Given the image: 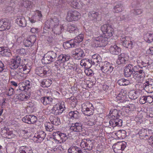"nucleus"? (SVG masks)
<instances>
[{
  "label": "nucleus",
  "instance_id": "f257e3e1",
  "mask_svg": "<svg viewBox=\"0 0 153 153\" xmlns=\"http://www.w3.org/2000/svg\"><path fill=\"white\" fill-rule=\"evenodd\" d=\"M27 62L25 60H22V62L20 60V72L22 74H20V81L21 85H20V90L23 91L27 90L30 87V82L27 80L24 79L26 77V74H27L29 71V69L27 68L26 65Z\"/></svg>",
  "mask_w": 153,
  "mask_h": 153
},
{
  "label": "nucleus",
  "instance_id": "f03ea898",
  "mask_svg": "<svg viewBox=\"0 0 153 153\" xmlns=\"http://www.w3.org/2000/svg\"><path fill=\"white\" fill-rule=\"evenodd\" d=\"M109 117L111 118L109 124L111 126L115 127L117 126H122V120L119 119L118 112L115 109H111L109 112Z\"/></svg>",
  "mask_w": 153,
  "mask_h": 153
},
{
  "label": "nucleus",
  "instance_id": "7ed1b4c3",
  "mask_svg": "<svg viewBox=\"0 0 153 153\" xmlns=\"http://www.w3.org/2000/svg\"><path fill=\"white\" fill-rule=\"evenodd\" d=\"M108 38L102 36L93 39L92 45L94 47H100L105 46L108 44Z\"/></svg>",
  "mask_w": 153,
  "mask_h": 153
},
{
  "label": "nucleus",
  "instance_id": "20e7f679",
  "mask_svg": "<svg viewBox=\"0 0 153 153\" xmlns=\"http://www.w3.org/2000/svg\"><path fill=\"white\" fill-rule=\"evenodd\" d=\"M140 138L141 139H147L150 137L148 140V142L150 144L152 145V150L153 151V136L150 137L149 130L145 129H142L138 133Z\"/></svg>",
  "mask_w": 153,
  "mask_h": 153
},
{
  "label": "nucleus",
  "instance_id": "39448f33",
  "mask_svg": "<svg viewBox=\"0 0 153 153\" xmlns=\"http://www.w3.org/2000/svg\"><path fill=\"white\" fill-rule=\"evenodd\" d=\"M82 111L83 114L87 116H90L94 113V107L91 103L86 102L82 105Z\"/></svg>",
  "mask_w": 153,
  "mask_h": 153
},
{
  "label": "nucleus",
  "instance_id": "423d86ee",
  "mask_svg": "<svg viewBox=\"0 0 153 153\" xmlns=\"http://www.w3.org/2000/svg\"><path fill=\"white\" fill-rule=\"evenodd\" d=\"M65 108L64 102H59L53 106L51 109V112L54 115H59L65 110Z\"/></svg>",
  "mask_w": 153,
  "mask_h": 153
},
{
  "label": "nucleus",
  "instance_id": "0eeeda50",
  "mask_svg": "<svg viewBox=\"0 0 153 153\" xmlns=\"http://www.w3.org/2000/svg\"><path fill=\"white\" fill-rule=\"evenodd\" d=\"M52 135L53 139L60 143L65 142L68 139V137L65 134L59 131L54 132Z\"/></svg>",
  "mask_w": 153,
  "mask_h": 153
},
{
  "label": "nucleus",
  "instance_id": "6e6552de",
  "mask_svg": "<svg viewBox=\"0 0 153 153\" xmlns=\"http://www.w3.org/2000/svg\"><path fill=\"white\" fill-rule=\"evenodd\" d=\"M88 15L89 18L94 23L98 24L102 20L101 15L97 12L91 11L88 13Z\"/></svg>",
  "mask_w": 153,
  "mask_h": 153
},
{
  "label": "nucleus",
  "instance_id": "1a4fd4ad",
  "mask_svg": "<svg viewBox=\"0 0 153 153\" xmlns=\"http://www.w3.org/2000/svg\"><path fill=\"white\" fill-rule=\"evenodd\" d=\"M80 14L76 11L69 10L67 13L66 20L68 22L77 20L80 17Z\"/></svg>",
  "mask_w": 153,
  "mask_h": 153
},
{
  "label": "nucleus",
  "instance_id": "9d476101",
  "mask_svg": "<svg viewBox=\"0 0 153 153\" xmlns=\"http://www.w3.org/2000/svg\"><path fill=\"white\" fill-rule=\"evenodd\" d=\"M80 146L81 148L85 150L91 151L93 146V142L89 138L84 139L82 140L81 142Z\"/></svg>",
  "mask_w": 153,
  "mask_h": 153
},
{
  "label": "nucleus",
  "instance_id": "9b49d317",
  "mask_svg": "<svg viewBox=\"0 0 153 153\" xmlns=\"http://www.w3.org/2000/svg\"><path fill=\"white\" fill-rule=\"evenodd\" d=\"M71 56L68 54H61L58 57V59L55 62V65L56 66H62L61 65H64V63L68 61L70 59Z\"/></svg>",
  "mask_w": 153,
  "mask_h": 153
},
{
  "label": "nucleus",
  "instance_id": "f8f14e48",
  "mask_svg": "<svg viewBox=\"0 0 153 153\" xmlns=\"http://www.w3.org/2000/svg\"><path fill=\"white\" fill-rule=\"evenodd\" d=\"M143 86L144 89L147 92L152 93L153 92V79H149L146 80Z\"/></svg>",
  "mask_w": 153,
  "mask_h": 153
},
{
  "label": "nucleus",
  "instance_id": "ddd939ff",
  "mask_svg": "<svg viewBox=\"0 0 153 153\" xmlns=\"http://www.w3.org/2000/svg\"><path fill=\"white\" fill-rule=\"evenodd\" d=\"M126 143L123 142H118L113 146L114 152L115 153H121L126 147Z\"/></svg>",
  "mask_w": 153,
  "mask_h": 153
},
{
  "label": "nucleus",
  "instance_id": "4468645a",
  "mask_svg": "<svg viewBox=\"0 0 153 153\" xmlns=\"http://www.w3.org/2000/svg\"><path fill=\"white\" fill-rule=\"evenodd\" d=\"M71 54L73 57L78 60L81 59L85 56L83 50L80 48H76L72 51Z\"/></svg>",
  "mask_w": 153,
  "mask_h": 153
},
{
  "label": "nucleus",
  "instance_id": "2eb2a0df",
  "mask_svg": "<svg viewBox=\"0 0 153 153\" xmlns=\"http://www.w3.org/2000/svg\"><path fill=\"white\" fill-rule=\"evenodd\" d=\"M49 71V68L47 66L43 67H38L35 70V73L41 77L45 76Z\"/></svg>",
  "mask_w": 153,
  "mask_h": 153
},
{
  "label": "nucleus",
  "instance_id": "dca6fc26",
  "mask_svg": "<svg viewBox=\"0 0 153 153\" xmlns=\"http://www.w3.org/2000/svg\"><path fill=\"white\" fill-rule=\"evenodd\" d=\"M128 57L125 53H121L118 56L117 63L119 65L125 64L128 60Z\"/></svg>",
  "mask_w": 153,
  "mask_h": 153
},
{
  "label": "nucleus",
  "instance_id": "f3484780",
  "mask_svg": "<svg viewBox=\"0 0 153 153\" xmlns=\"http://www.w3.org/2000/svg\"><path fill=\"white\" fill-rule=\"evenodd\" d=\"M114 67L109 63H107L103 66L101 67L102 72L107 74H110L112 71Z\"/></svg>",
  "mask_w": 153,
  "mask_h": 153
},
{
  "label": "nucleus",
  "instance_id": "a211bd4d",
  "mask_svg": "<svg viewBox=\"0 0 153 153\" xmlns=\"http://www.w3.org/2000/svg\"><path fill=\"white\" fill-rule=\"evenodd\" d=\"M36 39V37L34 35H32L27 39H24L23 43L25 47H29L32 45Z\"/></svg>",
  "mask_w": 153,
  "mask_h": 153
},
{
  "label": "nucleus",
  "instance_id": "6ab92c4d",
  "mask_svg": "<svg viewBox=\"0 0 153 153\" xmlns=\"http://www.w3.org/2000/svg\"><path fill=\"white\" fill-rule=\"evenodd\" d=\"M82 125L80 122H76L71 124L70 129L75 132H80L82 131Z\"/></svg>",
  "mask_w": 153,
  "mask_h": 153
},
{
  "label": "nucleus",
  "instance_id": "aec40b11",
  "mask_svg": "<svg viewBox=\"0 0 153 153\" xmlns=\"http://www.w3.org/2000/svg\"><path fill=\"white\" fill-rule=\"evenodd\" d=\"M132 76L133 78L137 80H139L140 79L145 77L144 72L143 69H140L138 72H134Z\"/></svg>",
  "mask_w": 153,
  "mask_h": 153
},
{
  "label": "nucleus",
  "instance_id": "412c9836",
  "mask_svg": "<svg viewBox=\"0 0 153 153\" xmlns=\"http://www.w3.org/2000/svg\"><path fill=\"white\" fill-rule=\"evenodd\" d=\"M128 38V37H123L121 39L122 45L124 47L127 48H132L134 42L132 41H127Z\"/></svg>",
  "mask_w": 153,
  "mask_h": 153
},
{
  "label": "nucleus",
  "instance_id": "4be33fe9",
  "mask_svg": "<svg viewBox=\"0 0 153 153\" xmlns=\"http://www.w3.org/2000/svg\"><path fill=\"white\" fill-rule=\"evenodd\" d=\"M59 20L56 17H54L53 19H51L49 21H47L46 22V25L47 24L49 25L48 28H50L52 27L53 26H56L58 25L59 23Z\"/></svg>",
  "mask_w": 153,
  "mask_h": 153
},
{
  "label": "nucleus",
  "instance_id": "5701e85b",
  "mask_svg": "<svg viewBox=\"0 0 153 153\" xmlns=\"http://www.w3.org/2000/svg\"><path fill=\"white\" fill-rule=\"evenodd\" d=\"M132 65L129 64L126 66L124 70V75L125 77H128L133 74Z\"/></svg>",
  "mask_w": 153,
  "mask_h": 153
},
{
  "label": "nucleus",
  "instance_id": "b1692460",
  "mask_svg": "<svg viewBox=\"0 0 153 153\" xmlns=\"http://www.w3.org/2000/svg\"><path fill=\"white\" fill-rule=\"evenodd\" d=\"M10 68L13 69L17 68L19 66V59L18 56H16V59H12L9 62Z\"/></svg>",
  "mask_w": 153,
  "mask_h": 153
},
{
  "label": "nucleus",
  "instance_id": "393cba45",
  "mask_svg": "<svg viewBox=\"0 0 153 153\" xmlns=\"http://www.w3.org/2000/svg\"><path fill=\"white\" fill-rule=\"evenodd\" d=\"M125 98V96L123 95L122 92H121L116 97H114L113 99L115 101H116L119 103L120 102H125L126 103H128L129 101L125 100H124Z\"/></svg>",
  "mask_w": 153,
  "mask_h": 153
},
{
  "label": "nucleus",
  "instance_id": "a878e982",
  "mask_svg": "<svg viewBox=\"0 0 153 153\" xmlns=\"http://www.w3.org/2000/svg\"><path fill=\"white\" fill-rule=\"evenodd\" d=\"M109 50L111 54L114 55L118 54L121 51L120 48L116 45H111Z\"/></svg>",
  "mask_w": 153,
  "mask_h": 153
},
{
  "label": "nucleus",
  "instance_id": "bb28decb",
  "mask_svg": "<svg viewBox=\"0 0 153 153\" xmlns=\"http://www.w3.org/2000/svg\"><path fill=\"white\" fill-rule=\"evenodd\" d=\"M20 91V100L25 101L30 97L29 94L27 93L26 90Z\"/></svg>",
  "mask_w": 153,
  "mask_h": 153
},
{
  "label": "nucleus",
  "instance_id": "cd10ccee",
  "mask_svg": "<svg viewBox=\"0 0 153 153\" xmlns=\"http://www.w3.org/2000/svg\"><path fill=\"white\" fill-rule=\"evenodd\" d=\"M100 59V57L98 54H94L92 56V59L90 61L92 65H97L99 64L100 61L99 60Z\"/></svg>",
  "mask_w": 153,
  "mask_h": 153
},
{
  "label": "nucleus",
  "instance_id": "c85d7f7f",
  "mask_svg": "<svg viewBox=\"0 0 153 153\" xmlns=\"http://www.w3.org/2000/svg\"><path fill=\"white\" fill-rule=\"evenodd\" d=\"M68 153H83L81 148L76 146H71L68 150Z\"/></svg>",
  "mask_w": 153,
  "mask_h": 153
},
{
  "label": "nucleus",
  "instance_id": "c756f323",
  "mask_svg": "<svg viewBox=\"0 0 153 153\" xmlns=\"http://www.w3.org/2000/svg\"><path fill=\"white\" fill-rule=\"evenodd\" d=\"M53 100V99L50 97H43L40 99L41 102L45 105L50 104Z\"/></svg>",
  "mask_w": 153,
  "mask_h": 153
},
{
  "label": "nucleus",
  "instance_id": "7c9ffc66",
  "mask_svg": "<svg viewBox=\"0 0 153 153\" xmlns=\"http://www.w3.org/2000/svg\"><path fill=\"white\" fill-rule=\"evenodd\" d=\"M49 120L53 125L58 126L61 124L60 118L58 117H55L53 116H51L49 117Z\"/></svg>",
  "mask_w": 153,
  "mask_h": 153
},
{
  "label": "nucleus",
  "instance_id": "2f4dec72",
  "mask_svg": "<svg viewBox=\"0 0 153 153\" xmlns=\"http://www.w3.org/2000/svg\"><path fill=\"white\" fill-rule=\"evenodd\" d=\"M67 30L69 32L74 33L75 34H79V30L76 25H70L68 26Z\"/></svg>",
  "mask_w": 153,
  "mask_h": 153
},
{
  "label": "nucleus",
  "instance_id": "473e14b6",
  "mask_svg": "<svg viewBox=\"0 0 153 153\" xmlns=\"http://www.w3.org/2000/svg\"><path fill=\"white\" fill-rule=\"evenodd\" d=\"M46 133L43 131H40L35 134L34 137H36L40 141L43 140L45 138Z\"/></svg>",
  "mask_w": 153,
  "mask_h": 153
},
{
  "label": "nucleus",
  "instance_id": "72a5a7b5",
  "mask_svg": "<svg viewBox=\"0 0 153 153\" xmlns=\"http://www.w3.org/2000/svg\"><path fill=\"white\" fill-rule=\"evenodd\" d=\"M145 40L147 42L150 43L153 41V32H148L144 36Z\"/></svg>",
  "mask_w": 153,
  "mask_h": 153
},
{
  "label": "nucleus",
  "instance_id": "f704fd0d",
  "mask_svg": "<svg viewBox=\"0 0 153 153\" xmlns=\"http://www.w3.org/2000/svg\"><path fill=\"white\" fill-rule=\"evenodd\" d=\"M51 59L48 53H47L45 54L42 61L43 63H44L45 64H48L53 62Z\"/></svg>",
  "mask_w": 153,
  "mask_h": 153
},
{
  "label": "nucleus",
  "instance_id": "c9c22d12",
  "mask_svg": "<svg viewBox=\"0 0 153 153\" xmlns=\"http://www.w3.org/2000/svg\"><path fill=\"white\" fill-rule=\"evenodd\" d=\"M63 47L65 49H67L76 46V44L74 43L72 40L66 41L63 44Z\"/></svg>",
  "mask_w": 153,
  "mask_h": 153
},
{
  "label": "nucleus",
  "instance_id": "e433bc0d",
  "mask_svg": "<svg viewBox=\"0 0 153 153\" xmlns=\"http://www.w3.org/2000/svg\"><path fill=\"white\" fill-rule=\"evenodd\" d=\"M33 3L31 1L27 0H23L21 2V4L22 7L25 8H30L32 7Z\"/></svg>",
  "mask_w": 153,
  "mask_h": 153
},
{
  "label": "nucleus",
  "instance_id": "4c0bfd02",
  "mask_svg": "<svg viewBox=\"0 0 153 153\" xmlns=\"http://www.w3.org/2000/svg\"><path fill=\"white\" fill-rule=\"evenodd\" d=\"M140 94L139 92L137 91H131L129 93V97L132 100L137 99L139 97Z\"/></svg>",
  "mask_w": 153,
  "mask_h": 153
},
{
  "label": "nucleus",
  "instance_id": "58836bf2",
  "mask_svg": "<svg viewBox=\"0 0 153 153\" xmlns=\"http://www.w3.org/2000/svg\"><path fill=\"white\" fill-rule=\"evenodd\" d=\"M51 28H52V31L54 33L58 35L61 33V30L63 29L62 26L61 25L56 26H53Z\"/></svg>",
  "mask_w": 153,
  "mask_h": 153
},
{
  "label": "nucleus",
  "instance_id": "ea45409f",
  "mask_svg": "<svg viewBox=\"0 0 153 153\" xmlns=\"http://www.w3.org/2000/svg\"><path fill=\"white\" fill-rule=\"evenodd\" d=\"M84 35L82 34H80L74 39L72 40L74 42V43L76 44V46H77L79 43L82 41Z\"/></svg>",
  "mask_w": 153,
  "mask_h": 153
},
{
  "label": "nucleus",
  "instance_id": "a19ab883",
  "mask_svg": "<svg viewBox=\"0 0 153 153\" xmlns=\"http://www.w3.org/2000/svg\"><path fill=\"white\" fill-rule=\"evenodd\" d=\"M52 83V80L50 79H44L41 82V86L43 87H48L51 85Z\"/></svg>",
  "mask_w": 153,
  "mask_h": 153
},
{
  "label": "nucleus",
  "instance_id": "79ce46f5",
  "mask_svg": "<svg viewBox=\"0 0 153 153\" xmlns=\"http://www.w3.org/2000/svg\"><path fill=\"white\" fill-rule=\"evenodd\" d=\"M69 115L71 118L78 119L79 117V113L77 111L69 112Z\"/></svg>",
  "mask_w": 153,
  "mask_h": 153
},
{
  "label": "nucleus",
  "instance_id": "37998d69",
  "mask_svg": "<svg viewBox=\"0 0 153 153\" xmlns=\"http://www.w3.org/2000/svg\"><path fill=\"white\" fill-rule=\"evenodd\" d=\"M117 83L120 85H128L130 83L128 80L122 78L118 80Z\"/></svg>",
  "mask_w": 153,
  "mask_h": 153
},
{
  "label": "nucleus",
  "instance_id": "c03bdc74",
  "mask_svg": "<svg viewBox=\"0 0 153 153\" xmlns=\"http://www.w3.org/2000/svg\"><path fill=\"white\" fill-rule=\"evenodd\" d=\"M68 68L71 70H72L73 71L78 72V71H77V70H80L79 68L76 67V65L74 62L72 63H69L68 64Z\"/></svg>",
  "mask_w": 153,
  "mask_h": 153
},
{
  "label": "nucleus",
  "instance_id": "a18cd8bd",
  "mask_svg": "<svg viewBox=\"0 0 153 153\" xmlns=\"http://www.w3.org/2000/svg\"><path fill=\"white\" fill-rule=\"evenodd\" d=\"M80 65L82 66L86 67V65L90 64L91 65L90 60L88 59H82L80 62Z\"/></svg>",
  "mask_w": 153,
  "mask_h": 153
},
{
  "label": "nucleus",
  "instance_id": "49530a36",
  "mask_svg": "<svg viewBox=\"0 0 153 153\" xmlns=\"http://www.w3.org/2000/svg\"><path fill=\"white\" fill-rule=\"evenodd\" d=\"M45 126L47 131H51L53 129V125L51 123H46L45 124Z\"/></svg>",
  "mask_w": 153,
  "mask_h": 153
},
{
  "label": "nucleus",
  "instance_id": "de8ad7c7",
  "mask_svg": "<svg viewBox=\"0 0 153 153\" xmlns=\"http://www.w3.org/2000/svg\"><path fill=\"white\" fill-rule=\"evenodd\" d=\"M69 103L72 105V107H75L76 104L77 100L74 97H71L68 99Z\"/></svg>",
  "mask_w": 153,
  "mask_h": 153
},
{
  "label": "nucleus",
  "instance_id": "09e8293b",
  "mask_svg": "<svg viewBox=\"0 0 153 153\" xmlns=\"http://www.w3.org/2000/svg\"><path fill=\"white\" fill-rule=\"evenodd\" d=\"M108 30L106 34H105V36L108 38L112 36L114 33V29L110 25V27H108Z\"/></svg>",
  "mask_w": 153,
  "mask_h": 153
},
{
  "label": "nucleus",
  "instance_id": "8fccbe9b",
  "mask_svg": "<svg viewBox=\"0 0 153 153\" xmlns=\"http://www.w3.org/2000/svg\"><path fill=\"white\" fill-rule=\"evenodd\" d=\"M114 12L118 13L121 12L123 10V9L121 4H117L114 7Z\"/></svg>",
  "mask_w": 153,
  "mask_h": 153
},
{
  "label": "nucleus",
  "instance_id": "3c124183",
  "mask_svg": "<svg viewBox=\"0 0 153 153\" xmlns=\"http://www.w3.org/2000/svg\"><path fill=\"white\" fill-rule=\"evenodd\" d=\"M110 26L108 24H105L101 26V30L103 34H105H105H106L108 30V27Z\"/></svg>",
  "mask_w": 153,
  "mask_h": 153
},
{
  "label": "nucleus",
  "instance_id": "603ef678",
  "mask_svg": "<svg viewBox=\"0 0 153 153\" xmlns=\"http://www.w3.org/2000/svg\"><path fill=\"white\" fill-rule=\"evenodd\" d=\"M95 123V121L92 119H90L89 120H87L84 123L85 125L89 126H93L94 125Z\"/></svg>",
  "mask_w": 153,
  "mask_h": 153
},
{
  "label": "nucleus",
  "instance_id": "864d4df0",
  "mask_svg": "<svg viewBox=\"0 0 153 153\" xmlns=\"http://www.w3.org/2000/svg\"><path fill=\"white\" fill-rule=\"evenodd\" d=\"M10 23L3 21V24L2 27V30H8L10 28Z\"/></svg>",
  "mask_w": 153,
  "mask_h": 153
},
{
  "label": "nucleus",
  "instance_id": "5fc2aeb1",
  "mask_svg": "<svg viewBox=\"0 0 153 153\" xmlns=\"http://www.w3.org/2000/svg\"><path fill=\"white\" fill-rule=\"evenodd\" d=\"M10 50H7V48L4 50V51H0V54L3 56H9L11 55Z\"/></svg>",
  "mask_w": 153,
  "mask_h": 153
},
{
  "label": "nucleus",
  "instance_id": "6e6d98bb",
  "mask_svg": "<svg viewBox=\"0 0 153 153\" xmlns=\"http://www.w3.org/2000/svg\"><path fill=\"white\" fill-rule=\"evenodd\" d=\"M7 130H9V129L7 128L6 127H4L2 129L1 132V134L3 137L6 138H10L11 137H8V136L7 135L5 134V133H7Z\"/></svg>",
  "mask_w": 153,
  "mask_h": 153
},
{
  "label": "nucleus",
  "instance_id": "4d7b16f0",
  "mask_svg": "<svg viewBox=\"0 0 153 153\" xmlns=\"http://www.w3.org/2000/svg\"><path fill=\"white\" fill-rule=\"evenodd\" d=\"M49 55L50 56L51 58L54 61L55 60V59L57 57V54L56 53L52 51H50L47 52Z\"/></svg>",
  "mask_w": 153,
  "mask_h": 153
},
{
  "label": "nucleus",
  "instance_id": "13d9d810",
  "mask_svg": "<svg viewBox=\"0 0 153 153\" xmlns=\"http://www.w3.org/2000/svg\"><path fill=\"white\" fill-rule=\"evenodd\" d=\"M29 124H33L35 123L37 120V118L35 116L29 115Z\"/></svg>",
  "mask_w": 153,
  "mask_h": 153
},
{
  "label": "nucleus",
  "instance_id": "bf43d9fd",
  "mask_svg": "<svg viewBox=\"0 0 153 153\" xmlns=\"http://www.w3.org/2000/svg\"><path fill=\"white\" fill-rule=\"evenodd\" d=\"M84 72L88 76H92L94 74L93 71L89 68L85 69V70Z\"/></svg>",
  "mask_w": 153,
  "mask_h": 153
},
{
  "label": "nucleus",
  "instance_id": "052dcab7",
  "mask_svg": "<svg viewBox=\"0 0 153 153\" xmlns=\"http://www.w3.org/2000/svg\"><path fill=\"white\" fill-rule=\"evenodd\" d=\"M20 26L25 27L26 26V22L24 17H22L20 18Z\"/></svg>",
  "mask_w": 153,
  "mask_h": 153
},
{
  "label": "nucleus",
  "instance_id": "680f3d73",
  "mask_svg": "<svg viewBox=\"0 0 153 153\" xmlns=\"http://www.w3.org/2000/svg\"><path fill=\"white\" fill-rule=\"evenodd\" d=\"M21 136L24 138H26L28 137V132L25 130H21L20 131Z\"/></svg>",
  "mask_w": 153,
  "mask_h": 153
},
{
  "label": "nucleus",
  "instance_id": "e2e57ef3",
  "mask_svg": "<svg viewBox=\"0 0 153 153\" xmlns=\"http://www.w3.org/2000/svg\"><path fill=\"white\" fill-rule=\"evenodd\" d=\"M71 3V5L74 8L78 7V3L76 1V0H72Z\"/></svg>",
  "mask_w": 153,
  "mask_h": 153
},
{
  "label": "nucleus",
  "instance_id": "0e129e2a",
  "mask_svg": "<svg viewBox=\"0 0 153 153\" xmlns=\"http://www.w3.org/2000/svg\"><path fill=\"white\" fill-rule=\"evenodd\" d=\"M140 103L141 104H144L146 102V96L141 97L139 100Z\"/></svg>",
  "mask_w": 153,
  "mask_h": 153
},
{
  "label": "nucleus",
  "instance_id": "69168bd1",
  "mask_svg": "<svg viewBox=\"0 0 153 153\" xmlns=\"http://www.w3.org/2000/svg\"><path fill=\"white\" fill-rule=\"evenodd\" d=\"M132 11L133 13L136 15H140L143 12V10L141 9H134Z\"/></svg>",
  "mask_w": 153,
  "mask_h": 153
},
{
  "label": "nucleus",
  "instance_id": "338daca9",
  "mask_svg": "<svg viewBox=\"0 0 153 153\" xmlns=\"http://www.w3.org/2000/svg\"><path fill=\"white\" fill-rule=\"evenodd\" d=\"M22 120L23 122L29 124V115H26L24 117L22 118Z\"/></svg>",
  "mask_w": 153,
  "mask_h": 153
},
{
  "label": "nucleus",
  "instance_id": "774afa93",
  "mask_svg": "<svg viewBox=\"0 0 153 153\" xmlns=\"http://www.w3.org/2000/svg\"><path fill=\"white\" fill-rule=\"evenodd\" d=\"M27 148L24 146H22L20 148V153H26L27 152Z\"/></svg>",
  "mask_w": 153,
  "mask_h": 153
}]
</instances>
